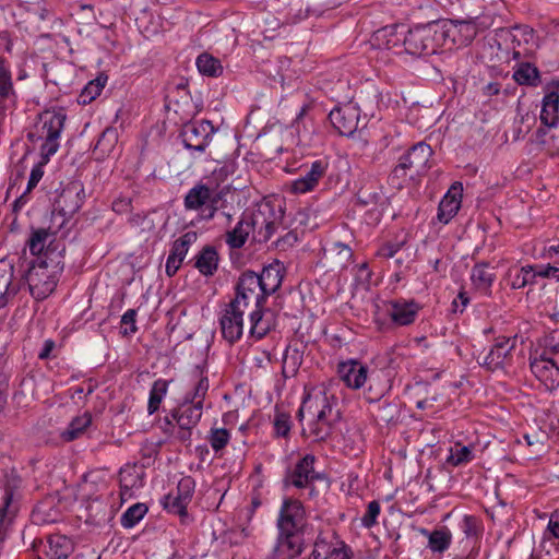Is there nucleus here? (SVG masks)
I'll return each mask as SVG.
<instances>
[{"instance_id":"nucleus-1","label":"nucleus","mask_w":559,"mask_h":559,"mask_svg":"<svg viewBox=\"0 0 559 559\" xmlns=\"http://www.w3.org/2000/svg\"><path fill=\"white\" fill-rule=\"evenodd\" d=\"M67 116L61 111H44L38 116L28 140L34 144L39 142L40 160L32 168L27 191H32L44 176V166L57 153L60 146V136L64 128Z\"/></svg>"},{"instance_id":"nucleus-2","label":"nucleus","mask_w":559,"mask_h":559,"mask_svg":"<svg viewBox=\"0 0 559 559\" xmlns=\"http://www.w3.org/2000/svg\"><path fill=\"white\" fill-rule=\"evenodd\" d=\"M383 33L386 39V48L393 49L402 41L405 51L412 56H429L442 47L448 38V31L443 21H432L427 24H418L406 33H399L397 27H385Z\"/></svg>"},{"instance_id":"nucleus-3","label":"nucleus","mask_w":559,"mask_h":559,"mask_svg":"<svg viewBox=\"0 0 559 559\" xmlns=\"http://www.w3.org/2000/svg\"><path fill=\"white\" fill-rule=\"evenodd\" d=\"M63 252V245L50 241L44 255L31 262L25 280L36 300H44L55 292L64 269Z\"/></svg>"},{"instance_id":"nucleus-4","label":"nucleus","mask_w":559,"mask_h":559,"mask_svg":"<svg viewBox=\"0 0 559 559\" xmlns=\"http://www.w3.org/2000/svg\"><path fill=\"white\" fill-rule=\"evenodd\" d=\"M191 379L193 381L192 390L170 414L179 428L177 438L182 442L190 441L192 429L197 427L202 417L204 400L210 388L207 370L204 366H195L191 371Z\"/></svg>"},{"instance_id":"nucleus-5","label":"nucleus","mask_w":559,"mask_h":559,"mask_svg":"<svg viewBox=\"0 0 559 559\" xmlns=\"http://www.w3.org/2000/svg\"><path fill=\"white\" fill-rule=\"evenodd\" d=\"M306 416L309 420L307 428H302L304 436L311 437L314 441H324L332 435L335 415L325 393H308L304 396L297 418L301 423Z\"/></svg>"},{"instance_id":"nucleus-6","label":"nucleus","mask_w":559,"mask_h":559,"mask_svg":"<svg viewBox=\"0 0 559 559\" xmlns=\"http://www.w3.org/2000/svg\"><path fill=\"white\" fill-rule=\"evenodd\" d=\"M433 155L431 146L425 142L414 144L403 154L393 168L389 180L397 189H402L408 180H417L430 169V159Z\"/></svg>"},{"instance_id":"nucleus-7","label":"nucleus","mask_w":559,"mask_h":559,"mask_svg":"<svg viewBox=\"0 0 559 559\" xmlns=\"http://www.w3.org/2000/svg\"><path fill=\"white\" fill-rule=\"evenodd\" d=\"M252 230V240L266 243L283 225L284 210L271 201H262L252 210H246Z\"/></svg>"},{"instance_id":"nucleus-8","label":"nucleus","mask_w":559,"mask_h":559,"mask_svg":"<svg viewBox=\"0 0 559 559\" xmlns=\"http://www.w3.org/2000/svg\"><path fill=\"white\" fill-rule=\"evenodd\" d=\"M317 457L313 454H305L292 467L287 468L283 484L285 487L297 489H310L309 496L317 493L314 483L323 479V474L314 469Z\"/></svg>"},{"instance_id":"nucleus-9","label":"nucleus","mask_w":559,"mask_h":559,"mask_svg":"<svg viewBox=\"0 0 559 559\" xmlns=\"http://www.w3.org/2000/svg\"><path fill=\"white\" fill-rule=\"evenodd\" d=\"M215 129L209 120H194L186 122L179 136L187 150L203 153L212 141Z\"/></svg>"},{"instance_id":"nucleus-10","label":"nucleus","mask_w":559,"mask_h":559,"mask_svg":"<svg viewBox=\"0 0 559 559\" xmlns=\"http://www.w3.org/2000/svg\"><path fill=\"white\" fill-rule=\"evenodd\" d=\"M277 532L306 533L307 518L302 503L297 499L287 498L280 509Z\"/></svg>"},{"instance_id":"nucleus-11","label":"nucleus","mask_w":559,"mask_h":559,"mask_svg":"<svg viewBox=\"0 0 559 559\" xmlns=\"http://www.w3.org/2000/svg\"><path fill=\"white\" fill-rule=\"evenodd\" d=\"M266 295L262 292L258 282V273L253 271H245L239 276L235 286V297L231 300H238L239 306L247 308L251 300L255 307H265Z\"/></svg>"},{"instance_id":"nucleus-12","label":"nucleus","mask_w":559,"mask_h":559,"mask_svg":"<svg viewBox=\"0 0 559 559\" xmlns=\"http://www.w3.org/2000/svg\"><path fill=\"white\" fill-rule=\"evenodd\" d=\"M245 308L239 306L238 300H230L225 305L219 317L222 335L230 344L238 342L243 333Z\"/></svg>"},{"instance_id":"nucleus-13","label":"nucleus","mask_w":559,"mask_h":559,"mask_svg":"<svg viewBox=\"0 0 559 559\" xmlns=\"http://www.w3.org/2000/svg\"><path fill=\"white\" fill-rule=\"evenodd\" d=\"M32 549L36 559H67L73 551V545L63 535H49L45 539H34Z\"/></svg>"},{"instance_id":"nucleus-14","label":"nucleus","mask_w":559,"mask_h":559,"mask_svg":"<svg viewBox=\"0 0 559 559\" xmlns=\"http://www.w3.org/2000/svg\"><path fill=\"white\" fill-rule=\"evenodd\" d=\"M516 337L499 336L480 364L487 370L506 369L513 362Z\"/></svg>"},{"instance_id":"nucleus-15","label":"nucleus","mask_w":559,"mask_h":559,"mask_svg":"<svg viewBox=\"0 0 559 559\" xmlns=\"http://www.w3.org/2000/svg\"><path fill=\"white\" fill-rule=\"evenodd\" d=\"M86 194L84 186L81 181L69 182L59 193L55 210L63 217H72L82 207Z\"/></svg>"},{"instance_id":"nucleus-16","label":"nucleus","mask_w":559,"mask_h":559,"mask_svg":"<svg viewBox=\"0 0 559 559\" xmlns=\"http://www.w3.org/2000/svg\"><path fill=\"white\" fill-rule=\"evenodd\" d=\"M360 109L357 105L348 103L335 107L329 114V120L340 135H353L359 126Z\"/></svg>"},{"instance_id":"nucleus-17","label":"nucleus","mask_w":559,"mask_h":559,"mask_svg":"<svg viewBox=\"0 0 559 559\" xmlns=\"http://www.w3.org/2000/svg\"><path fill=\"white\" fill-rule=\"evenodd\" d=\"M530 367L533 374L544 384L546 390L552 391L559 386V364L557 359L532 354Z\"/></svg>"},{"instance_id":"nucleus-18","label":"nucleus","mask_w":559,"mask_h":559,"mask_svg":"<svg viewBox=\"0 0 559 559\" xmlns=\"http://www.w3.org/2000/svg\"><path fill=\"white\" fill-rule=\"evenodd\" d=\"M545 96L542 102L540 122L548 129L559 123V79L554 78L544 86Z\"/></svg>"},{"instance_id":"nucleus-19","label":"nucleus","mask_w":559,"mask_h":559,"mask_svg":"<svg viewBox=\"0 0 559 559\" xmlns=\"http://www.w3.org/2000/svg\"><path fill=\"white\" fill-rule=\"evenodd\" d=\"M305 549V533L277 532L273 559H295Z\"/></svg>"},{"instance_id":"nucleus-20","label":"nucleus","mask_w":559,"mask_h":559,"mask_svg":"<svg viewBox=\"0 0 559 559\" xmlns=\"http://www.w3.org/2000/svg\"><path fill=\"white\" fill-rule=\"evenodd\" d=\"M194 489V479L191 476L182 477L177 485L176 495L165 497V508L181 516L187 515V507L193 497Z\"/></svg>"},{"instance_id":"nucleus-21","label":"nucleus","mask_w":559,"mask_h":559,"mask_svg":"<svg viewBox=\"0 0 559 559\" xmlns=\"http://www.w3.org/2000/svg\"><path fill=\"white\" fill-rule=\"evenodd\" d=\"M328 166V162L323 159L314 160L304 176L290 182V192L304 194L313 191L325 176Z\"/></svg>"},{"instance_id":"nucleus-22","label":"nucleus","mask_w":559,"mask_h":559,"mask_svg":"<svg viewBox=\"0 0 559 559\" xmlns=\"http://www.w3.org/2000/svg\"><path fill=\"white\" fill-rule=\"evenodd\" d=\"M285 274L286 269L278 260H274L262 269V272L258 274V282L266 297L281 288Z\"/></svg>"},{"instance_id":"nucleus-23","label":"nucleus","mask_w":559,"mask_h":559,"mask_svg":"<svg viewBox=\"0 0 559 559\" xmlns=\"http://www.w3.org/2000/svg\"><path fill=\"white\" fill-rule=\"evenodd\" d=\"M337 371L344 383L354 390L362 388L370 374L368 367L357 360L341 362Z\"/></svg>"},{"instance_id":"nucleus-24","label":"nucleus","mask_w":559,"mask_h":559,"mask_svg":"<svg viewBox=\"0 0 559 559\" xmlns=\"http://www.w3.org/2000/svg\"><path fill=\"white\" fill-rule=\"evenodd\" d=\"M389 316L396 325L404 326L415 322L420 305L415 300L397 299L390 302Z\"/></svg>"},{"instance_id":"nucleus-25","label":"nucleus","mask_w":559,"mask_h":559,"mask_svg":"<svg viewBox=\"0 0 559 559\" xmlns=\"http://www.w3.org/2000/svg\"><path fill=\"white\" fill-rule=\"evenodd\" d=\"M462 187L455 182L441 199L438 206L437 218L442 224H448L459 212L462 203Z\"/></svg>"},{"instance_id":"nucleus-26","label":"nucleus","mask_w":559,"mask_h":559,"mask_svg":"<svg viewBox=\"0 0 559 559\" xmlns=\"http://www.w3.org/2000/svg\"><path fill=\"white\" fill-rule=\"evenodd\" d=\"M144 472L141 467L126 465L119 471L120 496L122 500L133 497V489L143 487Z\"/></svg>"},{"instance_id":"nucleus-27","label":"nucleus","mask_w":559,"mask_h":559,"mask_svg":"<svg viewBox=\"0 0 559 559\" xmlns=\"http://www.w3.org/2000/svg\"><path fill=\"white\" fill-rule=\"evenodd\" d=\"M496 281L495 267L488 262H478L471 270L472 285L485 296L491 295V286Z\"/></svg>"},{"instance_id":"nucleus-28","label":"nucleus","mask_w":559,"mask_h":559,"mask_svg":"<svg viewBox=\"0 0 559 559\" xmlns=\"http://www.w3.org/2000/svg\"><path fill=\"white\" fill-rule=\"evenodd\" d=\"M14 489L5 485L1 489L0 506V542L4 539L9 526L17 511V506L13 502Z\"/></svg>"},{"instance_id":"nucleus-29","label":"nucleus","mask_w":559,"mask_h":559,"mask_svg":"<svg viewBox=\"0 0 559 559\" xmlns=\"http://www.w3.org/2000/svg\"><path fill=\"white\" fill-rule=\"evenodd\" d=\"M274 328L272 312L264 307H255L250 313V336L257 340L263 338Z\"/></svg>"},{"instance_id":"nucleus-30","label":"nucleus","mask_w":559,"mask_h":559,"mask_svg":"<svg viewBox=\"0 0 559 559\" xmlns=\"http://www.w3.org/2000/svg\"><path fill=\"white\" fill-rule=\"evenodd\" d=\"M13 266L0 260V309L7 307L20 290L17 284H13Z\"/></svg>"},{"instance_id":"nucleus-31","label":"nucleus","mask_w":559,"mask_h":559,"mask_svg":"<svg viewBox=\"0 0 559 559\" xmlns=\"http://www.w3.org/2000/svg\"><path fill=\"white\" fill-rule=\"evenodd\" d=\"M418 532L428 539L427 548L433 554L442 555L451 546L452 533L447 526L433 531L420 527Z\"/></svg>"},{"instance_id":"nucleus-32","label":"nucleus","mask_w":559,"mask_h":559,"mask_svg":"<svg viewBox=\"0 0 559 559\" xmlns=\"http://www.w3.org/2000/svg\"><path fill=\"white\" fill-rule=\"evenodd\" d=\"M367 383L368 388L364 395L369 403H379L391 388L390 380L383 371L371 372L367 379Z\"/></svg>"},{"instance_id":"nucleus-33","label":"nucleus","mask_w":559,"mask_h":559,"mask_svg":"<svg viewBox=\"0 0 559 559\" xmlns=\"http://www.w3.org/2000/svg\"><path fill=\"white\" fill-rule=\"evenodd\" d=\"M15 99L10 64L0 56V110L13 105Z\"/></svg>"},{"instance_id":"nucleus-34","label":"nucleus","mask_w":559,"mask_h":559,"mask_svg":"<svg viewBox=\"0 0 559 559\" xmlns=\"http://www.w3.org/2000/svg\"><path fill=\"white\" fill-rule=\"evenodd\" d=\"M118 130L114 127H107L98 136L93 148L94 158L98 162L109 157L118 143Z\"/></svg>"},{"instance_id":"nucleus-35","label":"nucleus","mask_w":559,"mask_h":559,"mask_svg":"<svg viewBox=\"0 0 559 559\" xmlns=\"http://www.w3.org/2000/svg\"><path fill=\"white\" fill-rule=\"evenodd\" d=\"M250 235L252 236V230L245 211L236 226L226 233L225 241L229 248L240 249L245 246Z\"/></svg>"},{"instance_id":"nucleus-36","label":"nucleus","mask_w":559,"mask_h":559,"mask_svg":"<svg viewBox=\"0 0 559 559\" xmlns=\"http://www.w3.org/2000/svg\"><path fill=\"white\" fill-rule=\"evenodd\" d=\"M218 253L213 246H205L194 258V267L204 276H212L218 267Z\"/></svg>"},{"instance_id":"nucleus-37","label":"nucleus","mask_w":559,"mask_h":559,"mask_svg":"<svg viewBox=\"0 0 559 559\" xmlns=\"http://www.w3.org/2000/svg\"><path fill=\"white\" fill-rule=\"evenodd\" d=\"M210 187L204 183H197L186 194L183 206L187 211H199L202 213L210 199Z\"/></svg>"},{"instance_id":"nucleus-38","label":"nucleus","mask_w":559,"mask_h":559,"mask_svg":"<svg viewBox=\"0 0 559 559\" xmlns=\"http://www.w3.org/2000/svg\"><path fill=\"white\" fill-rule=\"evenodd\" d=\"M513 80L519 85L536 87L540 84V72L531 62H520L513 71Z\"/></svg>"},{"instance_id":"nucleus-39","label":"nucleus","mask_w":559,"mask_h":559,"mask_svg":"<svg viewBox=\"0 0 559 559\" xmlns=\"http://www.w3.org/2000/svg\"><path fill=\"white\" fill-rule=\"evenodd\" d=\"M372 415L379 424H396L401 416L400 404L397 402L383 401L377 404Z\"/></svg>"},{"instance_id":"nucleus-40","label":"nucleus","mask_w":559,"mask_h":559,"mask_svg":"<svg viewBox=\"0 0 559 559\" xmlns=\"http://www.w3.org/2000/svg\"><path fill=\"white\" fill-rule=\"evenodd\" d=\"M92 425V415L90 412H85L81 416L74 417L68 427L61 432L63 441L71 442L79 439L86 429Z\"/></svg>"},{"instance_id":"nucleus-41","label":"nucleus","mask_w":559,"mask_h":559,"mask_svg":"<svg viewBox=\"0 0 559 559\" xmlns=\"http://www.w3.org/2000/svg\"><path fill=\"white\" fill-rule=\"evenodd\" d=\"M226 193L224 190L213 191L210 189V199L202 213H199L200 221H212L216 214L226 209Z\"/></svg>"},{"instance_id":"nucleus-42","label":"nucleus","mask_w":559,"mask_h":559,"mask_svg":"<svg viewBox=\"0 0 559 559\" xmlns=\"http://www.w3.org/2000/svg\"><path fill=\"white\" fill-rule=\"evenodd\" d=\"M304 360L302 352L296 346H287L283 355L282 373L285 378L297 374Z\"/></svg>"},{"instance_id":"nucleus-43","label":"nucleus","mask_w":559,"mask_h":559,"mask_svg":"<svg viewBox=\"0 0 559 559\" xmlns=\"http://www.w3.org/2000/svg\"><path fill=\"white\" fill-rule=\"evenodd\" d=\"M534 136L535 141L546 145L551 154H559V122L548 129H537Z\"/></svg>"},{"instance_id":"nucleus-44","label":"nucleus","mask_w":559,"mask_h":559,"mask_svg":"<svg viewBox=\"0 0 559 559\" xmlns=\"http://www.w3.org/2000/svg\"><path fill=\"white\" fill-rule=\"evenodd\" d=\"M169 381L157 379L154 381L148 396L147 413L153 415L159 409L160 403L167 394Z\"/></svg>"},{"instance_id":"nucleus-45","label":"nucleus","mask_w":559,"mask_h":559,"mask_svg":"<svg viewBox=\"0 0 559 559\" xmlns=\"http://www.w3.org/2000/svg\"><path fill=\"white\" fill-rule=\"evenodd\" d=\"M199 72L203 75L216 78L222 74L223 66L221 61L210 53H201L195 61Z\"/></svg>"},{"instance_id":"nucleus-46","label":"nucleus","mask_w":559,"mask_h":559,"mask_svg":"<svg viewBox=\"0 0 559 559\" xmlns=\"http://www.w3.org/2000/svg\"><path fill=\"white\" fill-rule=\"evenodd\" d=\"M534 354L557 359L559 364V329L552 330L545 335L540 342V348L536 349Z\"/></svg>"},{"instance_id":"nucleus-47","label":"nucleus","mask_w":559,"mask_h":559,"mask_svg":"<svg viewBox=\"0 0 559 559\" xmlns=\"http://www.w3.org/2000/svg\"><path fill=\"white\" fill-rule=\"evenodd\" d=\"M106 83H107V76L103 75V74H100L96 79L90 81L82 90V92L79 96V102L84 105L93 102L97 96L100 95Z\"/></svg>"},{"instance_id":"nucleus-48","label":"nucleus","mask_w":559,"mask_h":559,"mask_svg":"<svg viewBox=\"0 0 559 559\" xmlns=\"http://www.w3.org/2000/svg\"><path fill=\"white\" fill-rule=\"evenodd\" d=\"M215 454L222 455L230 440V432L226 428L212 427L206 437Z\"/></svg>"},{"instance_id":"nucleus-49","label":"nucleus","mask_w":559,"mask_h":559,"mask_svg":"<svg viewBox=\"0 0 559 559\" xmlns=\"http://www.w3.org/2000/svg\"><path fill=\"white\" fill-rule=\"evenodd\" d=\"M145 503L138 502L129 507L121 515L120 523L124 528L134 527L147 513Z\"/></svg>"},{"instance_id":"nucleus-50","label":"nucleus","mask_w":559,"mask_h":559,"mask_svg":"<svg viewBox=\"0 0 559 559\" xmlns=\"http://www.w3.org/2000/svg\"><path fill=\"white\" fill-rule=\"evenodd\" d=\"M51 236V234L45 228H38L33 230L27 245L29 247V251L33 255L41 257L44 255L47 247V240Z\"/></svg>"},{"instance_id":"nucleus-51","label":"nucleus","mask_w":559,"mask_h":559,"mask_svg":"<svg viewBox=\"0 0 559 559\" xmlns=\"http://www.w3.org/2000/svg\"><path fill=\"white\" fill-rule=\"evenodd\" d=\"M198 239L197 231L190 230L180 236L173 242L170 253L171 255L183 260L189 251V248Z\"/></svg>"},{"instance_id":"nucleus-52","label":"nucleus","mask_w":559,"mask_h":559,"mask_svg":"<svg viewBox=\"0 0 559 559\" xmlns=\"http://www.w3.org/2000/svg\"><path fill=\"white\" fill-rule=\"evenodd\" d=\"M473 459L474 454L472 448L457 442L451 447L447 462L452 466H460L471 462Z\"/></svg>"},{"instance_id":"nucleus-53","label":"nucleus","mask_w":559,"mask_h":559,"mask_svg":"<svg viewBox=\"0 0 559 559\" xmlns=\"http://www.w3.org/2000/svg\"><path fill=\"white\" fill-rule=\"evenodd\" d=\"M382 199L383 194L379 187H364L356 194L357 203L362 206L377 205Z\"/></svg>"},{"instance_id":"nucleus-54","label":"nucleus","mask_w":559,"mask_h":559,"mask_svg":"<svg viewBox=\"0 0 559 559\" xmlns=\"http://www.w3.org/2000/svg\"><path fill=\"white\" fill-rule=\"evenodd\" d=\"M273 426L276 437L287 438L292 428L290 415L276 408Z\"/></svg>"},{"instance_id":"nucleus-55","label":"nucleus","mask_w":559,"mask_h":559,"mask_svg":"<svg viewBox=\"0 0 559 559\" xmlns=\"http://www.w3.org/2000/svg\"><path fill=\"white\" fill-rule=\"evenodd\" d=\"M506 276L508 280V284L512 289H521L527 286L525 265L521 267H510Z\"/></svg>"},{"instance_id":"nucleus-56","label":"nucleus","mask_w":559,"mask_h":559,"mask_svg":"<svg viewBox=\"0 0 559 559\" xmlns=\"http://www.w3.org/2000/svg\"><path fill=\"white\" fill-rule=\"evenodd\" d=\"M381 507L377 500H372L368 503L366 513L361 518V524L366 528H371L377 524V519L380 514Z\"/></svg>"},{"instance_id":"nucleus-57","label":"nucleus","mask_w":559,"mask_h":559,"mask_svg":"<svg viewBox=\"0 0 559 559\" xmlns=\"http://www.w3.org/2000/svg\"><path fill=\"white\" fill-rule=\"evenodd\" d=\"M330 252L335 253L340 258V263L342 265H346V263L353 257V250L348 245H345L341 241H335L330 247Z\"/></svg>"},{"instance_id":"nucleus-58","label":"nucleus","mask_w":559,"mask_h":559,"mask_svg":"<svg viewBox=\"0 0 559 559\" xmlns=\"http://www.w3.org/2000/svg\"><path fill=\"white\" fill-rule=\"evenodd\" d=\"M461 527L467 537H477L480 533L478 519L474 515H464Z\"/></svg>"},{"instance_id":"nucleus-59","label":"nucleus","mask_w":559,"mask_h":559,"mask_svg":"<svg viewBox=\"0 0 559 559\" xmlns=\"http://www.w3.org/2000/svg\"><path fill=\"white\" fill-rule=\"evenodd\" d=\"M404 243H405L404 241L384 242L378 248L376 255L379 258H384V259L393 258L395 255V253H397L402 249Z\"/></svg>"},{"instance_id":"nucleus-60","label":"nucleus","mask_w":559,"mask_h":559,"mask_svg":"<svg viewBox=\"0 0 559 559\" xmlns=\"http://www.w3.org/2000/svg\"><path fill=\"white\" fill-rule=\"evenodd\" d=\"M95 388H96L95 384H93L91 381L86 384V386L78 385V386L71 388L69 390L70 397L72 400L78 397L79 400L83 401V404H85L87 396H90L95 391Z\"/></svg>"},{"instance_id":"nucleus-61","label":"nucleus","mask_w":559,"mask_h":559,"mask_svg":"<svg viewBox=\"0 0 559 559\" xmlns=\"http://www.w3.org/2000/svg\"><path fill=\"white\" fill-rule=\"evenodd\" d=\"M536 267L539 277L559 280V267L552 266L550 264L536 265Z\"/></svg>"},{"instance_id":"nucleus-62","label":"nucleus","mask_w":559,"mask_h":559,"mask_svg":"<svg viewBox=\"0 0 559 559\" xmlns=\"http://www.w3.org/2000/svg\"><path fill=\"white\" fill-rule=\"evenodd\" d=\"M182 261L183 260L169 254L166 260V265H165V272H166L167 276L173 277L179 270Z\"/></svg>"},{"instance_id":"nucleus-63","label":"nucleus","mask_w":559,"mask_h":559,"mask_svg":"<svg viewBox=\"0 0 559 559\" xmlns=\"http://www.w3.org/2000/svg\"><path fill=\"white\" fill-rule=\"evenodd\" d=\"M135 318H136V310L135 309H129L127 310L123 316L121 317V324L130 325V333L136 332V325H135Z\"/></svg>"},{"instance_id":"nucleus-64","label":"nucleus","mask_w":559,"mask_h":559,"mask_svg":"<svg viewBox=\"0 0 559 559\" xmlns=\"http://www.w3.org/2000/svg\"><path fill=\"white\" fill-rule=\"evenodd\" d=\"M547 530L555 538H559V511H555L550 514Z\"/></svg>"}]
</instances>
